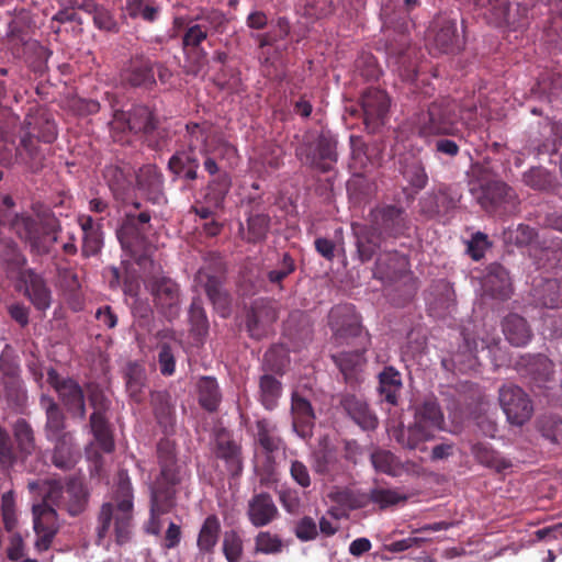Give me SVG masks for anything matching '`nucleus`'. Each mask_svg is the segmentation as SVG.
<instances>
[{"mask_svg": "<svg viewBox=\"0 0 562 562\" xmlns=\"http://www.w3.org/2000/svg\"><path fill=\"white\" fill-rule=\"evenodd\" d=\"M156 454L159 474L150 491L153 519L171 510L175 505L177 486L189 476L187 464L178 459L175 440L161 438L157 443Z\"/></svg>", "mask_w": 562, "mask_h": 562, "instance_id": "obj_1", "label": "nucleus"}, {"mask_svg": "<svg viewBox=\"0 0 562 562\" xmlns=\"http://www.w3.org/2000/svg\"><path fill=\"white\" fill-rule=\"evenodd\" d=\"M40 406L45 413L44 436L53 445L50 461L57 469H72L80 458L74 431L67 430V418L54 397L43 394Z\"/></svg>", "mask_w": 562, "mask_h": 562, "instance_id": "obj_2", "label": "nucleus"}, {"mask_svg": "<svg viewBox=\"0 0 562 562\" xmlns=\"http://www.w3.org/2000/svg\"><path fill=\"white\" fill-rule=\"evenodd\" d=\"M113 533L117 544L130 541L133 527V491L130 482L121 481L115 491L113 501L102 504L97 518L95 543L103 541Z\"/></svg>", "mask_w": 562, "mask_h": 562, "instance_id": "obj_3", "label": "nucleus"}, {"mask_svg": "<svg viewBox=\"0 0 562 562\" xmlns=\"http://www.w3.org/2000/svg\"><path fill=\"white\" fill-rule=\"evenodd\" d=\"M460 106L454 99L441 98L432 101L426 111L413 117L419 137L456 136L459 133Z\"/></svg>", "mask_w": 562, "mask_h": 562, "instance_id": "obj_4", "label": "nucleus"}, {"mask_svg": "<svg viewBox=\"0 0 562 562\" xmlns=\"http://www.w3.org/2000/svg\"><path fill=\"white\" fill-rule=\"evenodd\" d=\"M420 4V0H387L382 3L386 48L391 54L403 55L408 48L411 13Z\"/></svg>", "mask_w": 562, "mask_h": 562, "instance_id": "obj_5", "label": "nucleus"}, {"mask_svg": "<svg viewBox=\"0 0 562 562\" xmlns=\"http://www.w3.org/2000/svg\"><path fill=\"white\" fill-rule=\"evenodd\" d=\"M12 228L21 239L29 243L32 252L47 255L57 243L60 224L53 215L36 220L16 214L12 221Z\"/></svg>", "mask_w": 562, "mask_h": 562, "instance_id": "obj_6", "label": "nucleus"}, {"mask_svg": "<svg viewBox=\"0 0 562 562\" xmlns=\"http://www.w3.org/2000/svg\"><path fill=\"white\" fill-rule=\"evenodd\" d=\"M481 177L471 188V193L477 204L487 213L502 214L509 207H515L518 196L515 190L502 180L485 179V167H480Z\"/></svg>", "mask_w": 562, "mask_h": 562, "instance_id": "obj_7", "label": "nucleus"}, {"mask_svg": "<svg viewBox=\"0 0 562 562\" xmlns=\"http://www.w3.org/2000/svg\"><path fill=\"white\" fill-rule=\"evenodd\" d=\"M337 140L329 131H322L311 143H304L296 149L300 161L315 170L329 171L337 161Z\"/></svg>", "mask_w": 562, "mask_h": 562, "instance_id": "obj_8", "label": "nucleus"}, {"mask_svg": "<svg viewBox=\"0 0 562 562\" xmlns=\"http://www.w3.org/2000/svg\"><path fill=\"white\" fill-rule=\"evenodd\" d=\"M349 464V441L329 443L326 439L322 447L313 453V469L317 474L336 481L347 473Z\"/></svg>", "mask_w": 562, "mask_h": 562, "instance_id": "obj_9", "label": "nucleus"}, {"mask_svg": "<svg viewBox=\"0 0 562 562\" xmlns=\"http://www.w3.org/2000/svg\"><path fill=\"white\" fill-rule=\"evenodd\" d=\"M47 383L57 393L59 402L71 417L85 419L87 414L85 392L75 379L60 376L57 370L49 368Z\"/></svg>", "mask_w": 562, "mask_h": 562, "instance_id": "obj_10", "label": "nucleus"}, {"mask_svg": "<svg viewBox=\"0 0 562 562\" xmlns=\"http://www.w3.org/2000/svg\"><path fill=\"white\" fill-rule=\"evenodd\" d=\"M359 104L368 132L374 133L387 122L391 98L385 90L375 87L367 88L361 93Z\"/></svg>", "mask_w": 562, "mask_h": 562, "instance_id": "obj_11", "label": "nucleus"}, {"mask_svg": "<svg viewBox=\"0 0 562 562\" xmlns=\"http://www.w3.org/2000/svg\"><path fill=\"white\" fill-rule=\"evenodd\" d=\"M120 80L124 87L153 90L157 85L155 61L144 53L133 54L123 64Z\"/></svg>", "mask_w": 562, "mask_h": 562, "instance_id": "obj_12", "label": "nucleus"}, {"mask_svg": "<svg viewBox=\"0 0 562 562\" xmlns=\"http://www.w3.org/2000/svg\"><path fill=\"white\" fill-rule=\"evenodd\" d=\"M48 499L59 508L66 509L70 516H78L88 505L89 493L81 479L70 477L64 486L54 484Z\"/></svg>", "mask_w": 562, "mask_h": 562, "instance_id": "obj_13", "label": "nucleus"}, {"mask_svg": "<svg viewBox=\"0 0 562 562\" xmlns=\"http://www.w3.org/2000/svg\"><path fill=\"white\" fill-rule=\"evenodd\" d=\"M224 274L225 265L220 257H215L212 262L199 269L194 279L213 305L222 308L228 306V295L223 289Z\"/></svg>", "mask_w": 562, "mask_h": 562, "instance_id": "obj_14", "label": "nucleus"}, {"mask_svg": "<svg viewBox=\"0 0 562 562\" xmlns=\"http://www.w3.org/2000/svg\"><path fill=\"white\" fill-rule=\"evenodd\" d=\"M499 404L513 425H524L533 413L532 402L519 386L507 384L499 389Z\"/></svg>", "mask_w": 562, "mask_h": 562, "instance_id": "obj_15", "label": "nucleus"}, {"mask_svg": "<svg viewBox=\"0 0 562 562\" xmlns=\"http://www.w3.org/2000/svg\"><path fill=\"white\" fill-rule=\"evenodd\" d=\"M150 292L157 310L169 321L179 316L181 310L180 286L169 277H153Z\"/></svg>", "mask_w": 562, "mask_h": 562, "instance_id": "obj_16", "label": "nucleus"}, {"mask_svg": "<svg viewBox=\"0 0 562 562\" xmlns=\"http://www.w3.org/2000/svg\"><path fill=\"white\" fill-rule=\"evenodd\" d=\"M200 154L203 158L204 170L212 177L206 187V201L214 207H221L232 186L231 177L222 169L220 160L207 148L201 149Z\"/></svg>", "mask_w": 562, "mask_h": 562, "instance_id": "obj_17", "label": "nucleus"}, {"mask_svg": "<svg viewBox=\"0 0 562 562\" xmlns=\"http://www.w3.org/2000/svg\"><path fill=\"white\" fill-rule=\"evenodd\" d=\"M136 188L151 204L165 205L168 202L165 192V176L155 164H146L135 172Z\"/></svg>", "mask_w": 562, "mask_h": 562, "instance_id": "obj_18", "label": "nucleus"}, {"mask_svg": "<svg viewBox=\"0 0 562 562\" xmlns=\"http://www.w3.org/2000/svg\"><path fill=\"white\" fill-rule=\"evenodd\" d=\"M127 127L134 134H142L148 147L156 149L159 146L157 140L159 132V120L156 113L147 105H134L127 112Z\"/></svg>", "mask_w": 562, "mask_h": 562, "instance_id": "obj_19", "label": "nucleus"}, {"mask_svg": "<svg viewBox=\"0 0 562 562\" xmlns=\"http://www.w3.org/2000/svg\"><path fill=\"white\" fill-rule=\"evenodd\" d=\"M33 524L36 533L35 547L38 551H46L58 531L57 513L46 502L33 506Z\"/></svg>", "mask_w": 562, "mask_h": 562, "instance_id": "obj_20", "label": "nucleus"}, {"mask_svg": "<svg viewBox=\"0 0 562 562\" xmlns=\"http://www.w3.org/2000/svg\"><path fill=\"white\" fill-rule=\"evenodd\" d=\"M213 452L216 459L225 463L226 471L232 476L238 477L243 473L244 459L241 446L225 429L216 432Z\"/></svg>", "mask_w": 562, "mask_h": 562, "instance_id": "obj_21", "label": "nucleus"}, {"mask_svg": "<svg viewBox=\"0 0 562 562\" xmlns=\"http://www.w3.org/2000/svg\"><path fill=\"white\" fill-rule=\"evenodd\" d=\"M484 293L497 301L505 302L513 295L514 288L509 272L498 262H492L485 268L482 279Z\"/></svg>", "mask_w": 562, "mask_h": 562, "instance_id": "obj_22", "label": "nucleus"}, {"mask_svg": "<svg viewBox=\"0 0 562 562\" xmlns=\"http://www.w3.org/2000/svg\"><path fill=\"white\" fill-rule=\"evenodd\" d=\"M291 415L293 430L302 439L313 436L316 415L311 402L299 392L291 395Z\"/></svg>", "mask_w": 562, "mask_h": 562, "instance_id": "obj_23", "label": "nucleus"}, {"mask_svg": "<svg viewBox=\"0 0 562 562\" xmlns=\"http://www.w3.org/2000/svg\"><path fill=\"white\" fill-rule=\"evenodd\" d=\"M277 310L267 302H255L247 313L246 327L249 336L261 339L269 327L277 321Z\"/></svg>", "mask_w": 562, "mask_h": 562, "instance_id": "obj_24", "label": "nucleus"}, {"mask_svg": "<svg viewBox=\"0 0 562 562\" xmlns=\"http://www.w3.org/2000/svg\"><path fill=\"white\" fill-rule=\"evenodd\" d=\"M247 516L252 526H268L279 516V510L272 496L267 492L255 494L248 502Z\"/></svg>", "mask_w": 562, "mask_h": 562, "instance_id": "obj_25", "label": "nucleus"}, {"mask_svg": "<svg viewBox=\"0 0 562 562\" xmlns=\"http://www.w3.org/2000/svg\"><path fill=\"white\" fill-rule=\"evenodd\" d=\"M200 160L195 153L179 149L168 160L167 169L173 180L191 183L199 178Z\"/></svg>", "mask_w": 562, "mask_h": 562, "instance_id": "obj_26", "label": "nucleus"}, {"mask_svg": "<svg viewBox=\"0 0 562 562\" xmlns=\"http://www.w3.org/2000/svg\"><path fill=\"white\" fill-rule=\"evenodd\" d=\"M372 215L378 229L389 236L403 235L408 228L405 211L401 206L385 205L374 211Z\"/></svg>", "mask_w": 562, "mask_h": 562, "instance_id": "obj_27", "label": "nucleus"}, {"mask_svg": "<svg viewBox=\"0 0 562 562\" xmlns=\"http://www.w3.org/2000/svg\"><path fill=\"white\" fill-rule=\"evenodd\" d=\"M24 284V295L38 311H46L52 303V292L43 277L29 269L20 280Z\"/></svg>", "mask_w": 562, "mask_h": 562, "instance_id": "obj_28", "label": "nucleus"}, {"mask_svg": "<svg viewBox=\"0 0 562 562\" xmlns=\"http://www.w3.org/2000/svg\"><path fill=\"white\" fill-rule=\"evenodd\" d=\"M502 330L506 340L514 347H525L532 338L528 322L516 313H510L503 318Z\"/></svg>", "mask_w": 562, "mask_h": 562, "instance_id": "obj_29", "label": "nucleus"}, {"mask_svg": "<svg viewBox=\"0 0 562 562\" xmlns=\"http://www.w3.org/2000/svg\"><path fill=\"white\" fill-rule=\"evenodd\" d=\"M470 450L477 463L497 473H502L512 467L510 460L505 458L499 451L495 450L488 442H473Z\"/></svg>", "mask_w": 562, "mask_h": 562, "instance_id": "obj_30", "label": "nucleus"}, {"mask_svg": "<svg viewBox=\"0 0 562 562\" xmlns=\"http://www.w3.org/2000/svg\"><path fill=\"white\" fill-rule=\"evenodd\" d=\"M531 296L537 306L546 308L562 307L561 284L557 279H541L533 283Z\"/></svg>", "mask_w": 562, "mask_h": 562, "instance_id": "obj_31", "label": "nucleus"}, {"mask_svg": "<svg viewBox=\"0 0 562 562\" xmlns=\"http://www.w3.org/2000/svg\"><path fill=\"white\" fill-rule=\"evenodd\" d=\"M434 43L441 53H453L460 48V38L457 32V21L439 19L435 23Z\"/></svg>", "mask_w": 562, "mask_h": 562, "instance_id": "obj_32", "label": "nucleus"}, {"mask_svg": "<svg viewBox=\"0 0 562 562\" xmlns=\"http://www.w3.org/2000/svg\"><path fill=\"white\" fill-rule=\"evenodd\" d=\"M255 441L267 456H271L282 448L283 440L278 434V426L268 418L256 420Z\"/></svg>", "mask_w": 562, "mask_h": 562, "instance_id": "obj_33", "label": "nucleus"}, {"mask_svg": "<svg viewBox=\"0 0 562 562\" xmlns=\"http://www.w3.org/2000/svg\"><path fill=\"white\" fill-rule=\"evenodd\" d=\"M392 437L402 448L415 450L419 448L422 443L432 439L434 434L427 427L414 422V424L409 425L407 428L403 426L394 428L392 430Z\"/></svg>", "mask_w": 562, "mask_h": 562, "instance_id": "obj_34", "label": "nucleus"}, {"mask_svg": "<svg viewBox=\"0 0 562 562\" xmlns=\"http://www.w3.org/2000/svg\"><path fill=\"white\" fill-rule=\"evenodd\" d=\"M327 515L335 520H347L351 514V490L334 485L327 493Z\"/></svg>", "mask_w": 562, "mask_h": 562, "instance_id": "obj_35", "label": "nucleus"}, {"mask_svg": "<svg viewBox=\"0 0 562 562\" xmlns=\"http://www.w3.org/2000/svg\"><path fill=\"white\" fill-rule=\"evenodd\" d=\"M26 460L13 447L8 431L0 426V470L9 471L19 468L23 471L32 472L33 468L26 464Z\"/></svg>", "mask_w": 562, "mask_h": 562, "instance_id": "obj_36", "label": "nucleus"}, {"mask_svg": "<svg viewBox=\"0 0 562 562\" xmlns=\"http://www.w3.org/2000/svg\"><path fill=\"white\" fill-rule=\"evenodd\" d=\"M328 325L337 344H348L351 337V307L348 305H336L328 314Z\"/></svg>", "mask_w": 562, "mask_h": 562, "instance_id": "obj_37", "label": "nucleus"}, {"mask_svg": "<svg viewBox=\"0 0 562 562\" xmlns=\"http://www.w3.org/2000/svg\"><path fill=\"white\" fill-rule=\"evenodd\" d=\"M15 160L26 165L32 170H36L42 166L44 155L37 146V140L31 133H26L21 137L19 146L15 147Z\"/></svg>", "mask_w": 562, "mask_h": 562, "instance_id": "obj_38", "label": "nucleus"}, {"mask_svg": "<svg viewBox=\"0 0 562 562\" xmlns=\"http://www.w3.org/2000/svg\"><path fill=\"white\" fill-rule=\"evenodd\" d=\"M124 10L133 20L156 23L161 14V5L155 0H126Z\"/></svg>", "mask_w": 562, "mask_h": 562, "instance_id": "obj_39", "label": "nucleus"}, {"mask_svg": "<svg viewBox=\"0 0 562 562\" xmlns=\"http://www.w3.org/2000/svg\"><path fill=\"white\" fill-rule=\"evenodd\" d=\"M221 532V522L216 515H209L199 531L196 546L200 553L213 554L218 542Z\"/></svg>", "mask_w": 562, "mask_h": 562, "instance_id": "obj_40", "label": "nucleus"}, {"mask_svg": "<svg viewBox=\"0 0 562 562\" xmlns=\"http://www.w3.org/2000/svg\"><path fill=\"white\" fill-rule=\"evenodd\" d=\"M89 426L100 449L106 453L114 450V439L106 414H91Z\"/></svg>", "mask_w": 562, "mask_h": 562, "instance_id": "obj_41", "label": "nucleus"}, {"mask_svg": "<svg viewBox=\"0 0 562 562\" xmlns=\"http://www.w3.org/2000/svg\"><path fill=\"white\" fill-rule=\"evenodd\" d=\"M282 383L271 374H263L259 379V396L260 404L267 411H273L282 395Z\"/></svg>", "mask_w": 562, "mask_h": 562, "instance_id": "obj_42", "label": "nucleus"}, {"mask_svg": "<svg viewBox=\"0 0 562 562\" xmlns=\"http://www.w3.org/2000/svg\"><path fill=\"white\" fill-rule=\"evenodd\" d=\"M0 257L5 266V270L9 277L16 278L20 281L24 273H26L29 270L24 269L26 265L25 256L13 241H9L4 245Z\"/></svg>", "mask_w": 562, "mask_h": 562, "instance_id": "obj_43", "label": "nucleus"}, {"mask_svg": "<svg viewBox=\"0 0 562 562\" xmlns=\"http://www.w3.org/2000/svg\"><path fill=\"white\" fill-rule=\"evenodd\" d=\"M199 404L207 412L217 411L222 394L215 378L202 376L198 382Z\"/></svg>", "mask_w": 562, "mask_h": 562, "instance_id": "obj_44", "label": "nucleus"}, {"mask_svg": "<svg viewBox=\"0 0 562 562\" xmlns=\"http://www.w3.org/2000/svg\"><path fill=\"white\" fill-rule=\"evenodd\" d=\"M401 389L402 379L400 372L393 367L384 368L379 374V392L384 401L391 405H396Z\"/></svg>", "mask_w": 562, "mask_h": 562, "instance_id": "obj_45", "label": "nucleus"}, {"mask_svg": "<svg viewBox=\"0 0 562 562\" xmlns=\"http://www.w3.org/2000/svg\"><path fill=\"white\" fill-rule=\"evenodd\" d=\"M415 422L427 427L431 431L441 429L443 424V414L439 404L432 400H425L415 411Z\"/></svg>", "mask_w": 562, "mask_h": 562, "instance_id": "obj_46", "label": "nucleus"}, {"mask_svg": "<svg viewBox=\"0 0 562 562\" xmlns=\"http://www.w3.org/2000/svg\"><path fill=\"white\" fill-rule=\"evenodd\" d=\"M104 179L116 199L124 200L131 190L130 175L119 166H106L103 171Z\"/></svg>", "mask_w": 562, "mask_h": 562, "instance_id": "obj_47", "label": "nucleus"}, {"mask_svg": "<svg viewBox=\"0 0 562 562\" xmlns=\"http://www.w3.org/2000/svg\"><path fill=\"white\" fill-rule=\"evenodd\" d=\"M211 126L207 123L190 122L186 125L184 139L187 149L195 153L196 149H204L205 146L211 144Z\"/></svg>", "mask_w": 562, "mask_h": 562, "instance_id": "obj_48", "label": "nucleus"}, {"mask_svg": "<svg viewBox=\"0 0 562 562\" xmlns=\"http://www.w3.org/2000/svg\"><path fill=\"white\" fill-rule=\"evenodd\" d=\"M13 435L21 456L26 459L31 457L36 446L34 431L30 423L23 418L18 419L13 426Z\"/></svg>", "mask_w": 562, "mask_h": 562, "instance_id": "obj_49", "label": "nucleus"}, {"mask_svg": "<svg viewBox=\"0 0 562 562\" xmlns=\"http://www.w3.org/2000/svg\"><path fill=\"white\" fill-rule=\"evenodd\" d=\"M32 23V16L29 10L24 8L15 9L13 12V18L9 22V29L7 33L10 41L24 43Z\"/></svg>", "mask_w": 562, "mask_h": 562, "instance_id": "obj_50", "label": "nucleus"}, {"mask_svg": "<svg viewBox=\"0 0 562 562\" xmlns=\"http://www.w3.org/2000/svg\"><path fill=\"white\" fill-rule=\"evenodd\" d=\"M270 228V216L266 213H250L247 217V233L245 240L247 243H260L267 237Z\"/></svg>", "mask_w": 562, "mask_h": 562, "instance_id": "obj_51", "label": "nucleus"}, {"mask_svg": "<svg viewBox=\"0 0 562 562\" xmlns=\"http://www.w3.org/2000/svg\"><path fill=\"white\" fill-rule=\"evenodd\" d=\"M522 182L536 191H550L555 187V177L543 167H532L522 175Z\"/></svg>", "mask_w": 562, "mask_h": 562, "instance_id": "obj_52", "label": "nucleus"}, {"mask_svg": "<svg viewBox=\"0 0 562 562\" xmlns=\"http://www.w3.org/2000/svg\"><path fill=\"white\" fill-rule=\"evenodd\" d=\"M374 469L391 476L402 474L403 468L400 460L387 450H378L371 454Z\"/></svg>", "mask_w": 562, "mask_h": 562, "instance_id": "obj_53", "label": "nucleus"}, {"mask_svg": "<svg viewBox=\"0 0 562 562\" xmlns=\"http://www.w3.org/2000/svg\"><path fill=\"white\" fill-rule=\"evenodd\" d=\"M170 397L167 392L156 391L150 393V404L156 419L160 425H169L171 423L173 407L170 404Z\"/></svg>", "mask_w": 562, "mask_h": 562, "instance_id": "obj_54", "label": "nucleus"}, {"mask_svg": "<svg viewBox=\"0 0 562 562\" xmlns=\"http://www.w3.org/2000/svg\"><path fill=\"white\" fill-rule=\"evenodd\" d=\"M0 392L9 404L21 406L26 400V391L21 378L0 380Z\"/></svg>", "mask_w": 562, "mask_h": 562, "instance_id": "obj_55", "label": "nucleus"}, {"mask_svg": "<svg viewBox=\"0 0 562 562\" xmlns=\"http://www.w3.org/2000/svg\"><path fill=\"white\" fill-rule=\"evenodd\" d=\"M295 269L296 265L294 259L289 252H284L277 268L267 273V279L271 284L277 285L279 290H283V281L292 274Z\"/></svg>", "mask_w": 562, "mask_h": 562, "instance_id": "obj_56", "label": "nucleus"}, {"mask_svg": "<svg viewBox=\"0 0 562 562\" xmlns=\"http://www.w3.org/2000/svg\"><path fill=\"white\" fill-rule=\"evenodd\" d=\"M462 337L467 351L471 355L476 353L479 350L488 349L490 351L494 346H497L499 339L494 337H481L475 330H470L468 327L462 329Z\"/></svg>", "mask_w": 562, "mask_h": 562, "instance_id": "obj_57", "label": "nucleus"}, {"mask_svg": "<svg viewBox=\"0 0 562 562\" xmlns=\"http://www.w3.org/2000/svg\"><path fill=\"white\" fill-rule=\"evenodd\" d=\"M541 435L553 443H562V417L543 416L538 422Z\"/></svg>", "mask_w": 562, "mask_h": 562, "instance_id": "obj_58", "label": "nucleus"}, {"mask_svg": "<svg viewBox=\"0 0 562 562\" xmlns=\"http://www.w3.org/2000/svg\"><path fill=\"white\" fill-rule=\"evenodd\" d=\"M403 177L414 189L415 193L423 190L428 183V175L420 161L407 165L403 170Z\"/></svg>", "mask_w": 562, "mask_h": 562, "instance_id": "obj_59", "label": "nucleus"}, {"mask_svg": "<svg viewBox=\"0 0 562 562\" xmlns=\"http://www.w3.org/2000/svg\"><path fill=\"white\" fill-rule=\"evenodd\" d=\"M282 539L278 535L271 533L269 531H260L255 538L256 552L265 554H277L282 551Z\"/></svg>", "mask_w": 562, "mask_h": 562, "instance_id": "obj_60", "label": "nucleus"}, {"mask_svg": "<svg viewBox=\"0 0 562 562\" xmlns=\"http://www.w3.org/2000/svg\"><path fill=\"white\" fill-rule=\"evenodd\" d=\"M126 389L130 396L137 403L144 398L143 386L144 375L143 371L137 366H130L125 373Z\"/></svg>", "mask_w": 562, "mask_h": 562, "instance_id": "obj_61", "label": "nucleus"}, {"mask_svg": "<svg viewBox=\"0 0 562 562\" xmlns=\"http://www.w3.org/2000/svg\"><path fill=\"white\" fill-rule=\"evenodd\" d=\"M353 423L362 430L370 431L376 428L379 422L366 403L353 401Z\"/></svg>", "mask_w": 562, "mask_h": 562, "instance_id": "obj_62", "label": "nucleus"}, {"mask_svg": "<svg viewBox=\"0 0 562 562\" xmlns=\"http://www.w3.org/2000/svg\"><path fill=\"white\" fill-rule=\"evenodd\" d=\"M223 553L228 562H240L243 540L237 531H227L223 539Z\"/></svg>", "mask_w": 562, "mask_h": 562, "instance_id": "obj_63", "label": "nucleus"}, {"mask_svg": "<svg viewBox=\"0 0 562 562\" xmlns=\"http://www.w3.org/2000/svg\"><path fill=\"white\" fill-rule=\"evenodd\" d=\"M369 498L374 504H378L381 509H385L406 501L404 495L389 488H374L371 491Z\"/></svg>", "mask_w": 562, "mask_h": 562, "instance_id": "obj_64", "label": "nucleus"}]
</instances>
